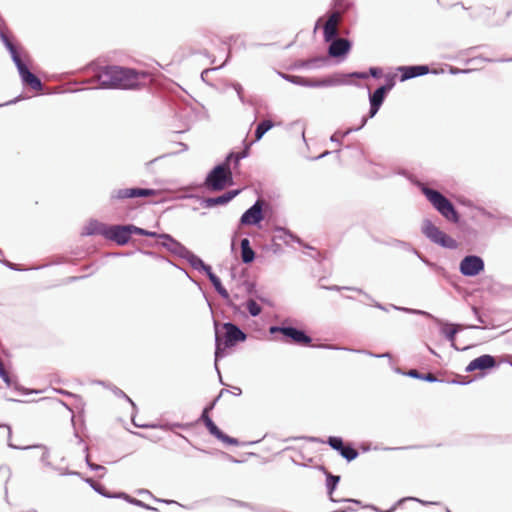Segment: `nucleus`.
Listing matches in <instances>:
<instances>
[{
    "mask_svg": "<svg viewBox=\"0 0 512 512\" xmlns=\"http://www.w3.org/2000/svg\"><path fill=\"white\" fill-rule=\"evenodd\" d=\"M95 77L101 87L114 89H141L150 81L148 73L120 66L102 67Z\"/></svg>",
    "mask_w": 512,
    "mask_h": 512,
    "instance_id": "obj_1",
    "label": "nucleus"
},
{
    "mask_svg": "<svg viewBox=\"0 0 512 512\" xmlns=\"http://www.w3.org/2000/svg\"><path fill=\"white\" fill-rule=\"evenodd\" d=\"M421 191L433 205V207L447 220L457 223L459 216L453 204L440 192L421 185Z\"/></svg>",
    "mask_w": 512,
    "mask_h": 512,
    "instance_id": "obj_2",
    "label": "nucleus"
},
{
    "mask_svg": "<svg viewBox=\"0 0 512 512\" xmlns=\"http://www.w3.org/2000/svg\"><path fill=\"white\" fill-rule=\"evenodd\" d=\"M246 339V335L236 325L232 323H224L221 332L216 331V356L220 351L235 346L238 342Z\"/></svg>",
    "mask_w": 512,
    "mask_h": 512,
    "instance_id": "obj_3",
    "label": "nucleus"
},
{
    "mask_svg": "<svg viewBox=\"0 0 512 512\" xmlns=\"http://www.w3.org/2000/svg\"><path fill=\"white\" fill-rule=\"evenodd\" d=\"M232 184V173L228 163L216 166L207 176L205 186L211 191H221Z\"/></svg>",
    "mask_w": 512,
    "mask_h": 512,
    "instance_id": "obj_4",
    "label": "nucleus"
},
{
    "mask_svg": "<svg viewBox=\"0 0 512 512\" xmlns=\"http://www.w3.org/2000/svg\"><path fill=\"white\" fill-rule=\"evenodd\" d=\"M423 234L429 238L432 242L445 247V248H457V242L448 236L446 233L436 227L430 220H425L422 224Z\"/></svg>",
    "mask_w": 512,
    "mask_h": 512,
    "instance_id": "obj_5",
    "label": "nucleus"
},
{
    "mask_svg": "<svg viewBox=\"0 0 512 512\" xmlns=\"http://www.w3.org/2000/svg\"><path fill=\"white\" fill-rule=\"evenodd\" d=\"M512 14V6L502 5L500 7H486L482 11L483 19L491 25H501L507 21Z\"/></svg>",
    "mask_w": 512,
    "mask_h": 512,
    "instance_id": "obj_6",
    "label": "nucleus"
},
{
    "mask_svg": "<svg viewBox=\"0 0 512 512\" xmlns=\"http://www.w3.org/2000/svg\"><path fill=\"white\" fill-rule=\"evenodd\" d=\"M134 225H111L108 226L106 239L116 242L119 245L127 244L134 233Z\"/></svg>",
    "mask_w": 512,
    "mask_h": 512,
    "instance_id": "obj_7",
    "label": "nucleus"
},
{
    "mask_svg": "<svg viewBox=\"0 0 512 512\" xmlns=\"http://www.w3.org/2000/svg\"><path fill=\"white\" fill-rule=\"evenodd\" d=\"M213 408V404L206 407L201 415V420L205 424V427L211 435L220 440L223 443L236 445L238 441L228 435L224 434L209 417V411Z\"/></svg>",
    "mask_w": 512,
    "mask_h": 512,
    "instance_id": "obj_8",
    "label": "nucleus"
},
{
    "mask_svg": "<svg viewBox=\"0 0 512 512\" xmlns=\"http://www.w3.org/2000/svg\"><path fill=\"white\" fill-rule=\"evenodd\" d=\"M13 59L16 63L23 83L32 88L33 90H41L42 84L40 79L29 71L28 67L22 62L21 58L15 51H13Z\"/></svg>",
    "mask_w": 512,
    "mask_h": 512,
    "instance_id": "obj_9",
    "label": "nucleus"
},
{
    "mask_svg": "<svg viewBox=\"0 0 512 512\" xmlns=\"http://www.w3.org/2000/svg\"><path fill=\"white\" fill-rule=\"evenodd\" d=\"M271 333L280 332L284 336L290 338L293 343L298 345L307 346L310 345L312 339L306 335L303 331L293 327H271Z\"/></svg>",
    "mask_w": 512,
    "mask_h": 512,
    "instance_id": "obj_10",
    "label": "nucleus"
},
{
    "mask_svg": "<svg viewBox=\"0 0 512 512\" xmlns=\"http://www.w3.org/2000/svg\"><path fill=\"white\" fill-rule=\"evenodd\" d=\"M484 269V262L478 256H466L460 263V271L465 276H475Z\"/></svg>",
    "mask_w": 512,
    "mask_h": 512,
    "instance_id": "obj_11",
    "label": "nucleus"
},
{
    "mask_svg": "<svg viewBox=\"0 0 512 512\" xmlns=\"http://www.w3.org/2000/svg\"><path fill=\"white\" fill-rule=\"evenodd\" d=\"M155 190L144 189V188H123L113 192L112 198L117 200L137 198V197H149L155 195Z\"/></svg>",
    "mask_w": 512,
    "mask_h": 512,
    "instance_id": "obj_12",
    "label": "nucleus"
},
{
    "mask_svg": "<svg viewBox=\"0 0 512 512\" xmlns=\"http://www.w3.org/2000/svg\"><path fill=\"white\" fill-rule=\"evenodd\" d=\"M264 202L257 200L241 217V223L246 225L258 224L263 220L262 207Z\"/></svg>",
    "mask_w": 512,
    "mask_h": 512,
    "instance_id": "obj_13",
    "label": "nucleus"
},
{
    "mask_svg": "<svg viewBox=\"0 0 512 512\" xmlns=\"http://www.w3.org/2000/svg\"><path fill=\"white\" fill-rule=\"evenodd\" d=\"M496 366V360L493 356L485 354L473 359L466 367L467 372H473L476 370H487L492 369Z\"/></svg>",
    "mask_w": 512,
    "mask_h": 512,
    "instance_id": "obj_14",
    "label": "nucleus"
},
{
    "mask_svg": "<svg viewBox=\"0 0 512 512\" xmlns=\"http://www.w3.org/2000/svg\"><path fill=\"white\" fill-rule=\"evenodd\" d=\"M394 83L391 80V82L386 86H381L378 89L375 90V92L370 96V117H373L377 111L379 110L381 104L384 101L385 94L388 90H390L393 87Z\"/></svg>",
    "mask_w": 512,
    "mask_h": 512,
    "instance_id": "obj_15",
    "label": "nucleus"
},
{
    "mask_svg": "<svg viewBox=\"0 0 512 512\" xmlns=\"http://www.w3.org/2000/svg\"><path fill=\"white\" fill-rule=\"evenodd\" d=\"M341 21L340 12H333L327 19L324 25V38L326 41H331L338 35V25Z\"/></svg>",
    "mask_w": 512,
    "mask_h": 512,
    "instance_id": "obj_16",
    "label": "nucleus"
},
{
    "mask_svg": "<svg viewBox=\"0 0 512 512\" xmlns=\"http://www.w3.org/2000/svg\"><path fill=\"white\" fill-rule=\"evenodd\" d=\"M108 226L97 220H92L84 226L82 234L87 236L101 235L106 238Z\"/></svg>",
    "mask_w": 512,
    "mask_h": 512,
    "instance_id": "obj_17",
    "label": "nucleus"
},
{
    "mask_svg": "<svg viewBox=\"0 0 512 512\" xmlns=\"http://www.w3.org/2000/svg\"><path fill=\"white\" fill-rule=\"evenodd\" d=\"M350 49V43L344 38H338L332 41L329 46V54L333 57L345 55Z\"/></svg>",
    "mask_w": 512,
    "mask_h": 512,
    "instance_id": "obj_18",
    "label": "nucleus"
},
{
    "mask_svg": "<svg viewBox=\"0 0 512 512\" xmlns=\"http://www.w3.org/2000/svg\"><path fill=\"white\" fill-rule=\"evenodd\" d=\"M399 70L402 72L401 81H405L410 78H414L417 76L427 74L429 71V68L427 66L420 65V66L400 67Z\"/></svg>",
    "mask_w": 512,
    "mask_h": 512,
    "instance_id": "obj_19",
    "label": "nucleus"
},
{
    "mask_svg": "<svg viewBox=\"0 0 512 512\" xmlns=\"http://www.w3.org/2000/svg\"><path fill=\"white\" fill-rule=\"evenodd\" d=\"M239 193V190L234 191H228L227 193L215 197V198H209L206 200L208 206H216V205H223L231 201L237 194Z\"/></svg>",
    "mask_w": 512,
    "mask_h": 512,
    "instance_id": "obj_20",
    "label": "nucleus"
},
{
    "mask_svg": "<svg viewBox=\"0 0 512 512\" xmlns=\"http://www.w3.org/2000/svg\"><path fill=\"white\" fill-rule=\"evenodd\" d=\"M241 258L244 263H251L255 258V253L250 247V241L247 238L241 240Z\"/></svg>",
    "mask_w": 512,
    "mask_h": 512,
    "instance_id": "obj_21",
    "label": "nucleus"
},
{
    "mask_svg": "<svg viewBox=\"0 0 512 512\" xmlns=\"http://www.w3.org/2000/svg\"><path fill=\"white\" fill-rule=\"evenodd\" d=\"M274 126L271 120H264L257 125L255 131V141L260 140L263 135Z\"/></svg>",
    "mask_w": 512,
    "mask_h": 512,
    "instance_id": "obj_22",
    "label": "nucleus"
},
{
    "mask_svg": "<svg viewBox=\"0 0 512 512\" xmlns=\"http://www.w3.org/2000/svg\"><path fill=\"white\" fill-rule=\"evenodd\" d=\"M134 234L148 236V237H158L160 239L173 242L172 237L168 234H157L156 232L147 231L145 229H142V228H139L136 226L134 229Z\"/></svg>",
    "mask_w": 512,
    "mask_h": 512,
    "instance_id": "obj_23",
    "label": "nucleus"
},
{
    "mask_svg": "<svg viewBox=\"0 0 512 512\" xmlns=\"http://www.w3.org/2000/svg\"><path fill=\"white\" fill-rule=\"evenodd\" d=\"M341 456L344 457L348 461H352L358 456V451L351 446H343V448L339 451Z\"/></svg>",
    "mask_w": 512,
    "mask_h": 512,
    "instance_id": "obj_24",
    "label": "nucleus"
},
{
    "mask_svg": "<svg viewBox=\"0 0 512 512\" xmlns=\"http://www.w3.org/2000/svg\"><path fill=\"white\" fill-rule=\"evenodd\" d=\"M209 277H210V280L212 281V283L214 284L216 290L219 292V294L225 298L228 297V292L227 290L221 285V282L219 280L218 277H216L215 275L213 274H209Z\"/></svg>",
    "mask_w": 512,
    "mask_h": 512,
    "instance_id": "obj_25",
    "label": "nucleus"
},
{
    "mask_svg": "<svg viewBox=\"0 0 512 512\" xmlns=\"http://www.w3.org/2000/svg\"><path fill=\"white\" fill-rule=\"evenodd\" d=\"M247 309L252 316H257L261 313V307L253 299L247 302Z\"/></svg>",
    "mask_w": 512,
    "mask_h": 512,
    "instance_id": "obj_26",
    "label": "nucleus"
},
{
    "mask_svg": "<svg viewBox=\"0 0 512 512\" xmlns=\"http://www.w3.org/2000/svg\"><path fill=\"white\" fill-rule=\"evenodd\" d=\"M442 332L446 336L447 339H449L450 341H453L455 338V335L457 333V330L453 325H445L442 328Z\"/></svg>",
    "mask_w": 512,
    "mask_h": 512,
    "instance_id": "obj_27",
    "label": "nucleus"
},
{
    "mask_svg": "<svg viewBox=\"0 0 512 512\" xmlns=\"http://www.w3.org/2000/svg\"><path fill=\"white\" fill-rule=\"evenodd\" d=\"M327 442L333 449L337 451H340L344 446L342 439L339 437L331 436L328 438Z\"/></svg>",
    "mask_w": 512,
    "mask_h": 512,
    "instance_id": "obj_28",
    "label": "nucleus"
},
{
    "mask_svg": "<svg viewBox=\"0 0 512 512\" xmlns=\"http://www.w3.org/2000/svg\"><path fill=\"white\" fill-rule=\"evenodd\" d=\"M340 480L339 476H333L329 475L327 478V487L329 489V494L331 495L333 490L335 489L336 485L338 484Z\"/></svg>",
    "mask_w": 512,
    "mask_h": 512,
    "instance_id": "obj_29",
    "label": "nucleus"
},
{
    "mask_svg": "<svg viewBox=\"0 0 512 512\" xmlns=\"http://www.w3.org/2000/svg\"><path fill=\"white\" fill-rule=\"evenodd\" d=\"M422 379L429 381V382H434L437 380L436 376L432 373L426 374L425 376L422 377Z\"/></svg>",
    "mask_w": 512,
    "mask_h": 512,
    "instance_id": "obj_30",
    "label": "nucleus"
},
{
    "mask_svg": "<svg viewBox=\"0 0 512 512\" xmlns=\"http://www.w3.org/2000/svg\"><path fill=\"white\" fill-rule=\"evenodd\" d=\"M410 376L412 377H415V378H421L422 379V376L419 374V372L415 369H412L409 371L408 373Z\"/></svg>",
    "mask_w": 512,
    "mask_h": 512,
    "instance_id": "obj_31",
    "label": "nucleus"
},
{
    "mask_svg": "<svg viewBox=\"0 0 512 512\" xmlns=\"http://www.w3.org/2000/svg\"><path fill=\"white\" fill-rule=\"evenodd\" d=\"M370 73H371V75H372V76H374V77H378V76H379V70H378V69H376V68H371V69H370Z\"/></svg>",
    "mask_w": 512,
    "mask_h": 512,
    "instance_id": "obj_32",
    "label": "nucleus"
},
{
    "mask_svg": "<svg viewBox=\"0 0 512 512\" xmlns=\"http://www.w3.org/2000/svg\"><path fill=\"white\" fill-rule=\"evenodd\" d=\"M357 77H360V78H365L366 77V74L365 73H361V74H356Z\"/></svg>",
    "mask_w": 512,
    "mask_h": 512,
    "instance_id": "obj_33",
    "label": "nucleus"
}]
</instances>
